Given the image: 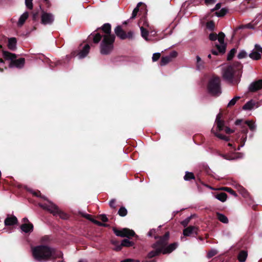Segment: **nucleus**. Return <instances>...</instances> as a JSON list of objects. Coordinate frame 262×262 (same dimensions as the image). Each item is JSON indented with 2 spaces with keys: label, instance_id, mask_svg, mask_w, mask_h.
<instances>
[{
  "label": "nucleus",
  "instance_id": "obj_38",
  "mask_svg": "<svg viewBox=\"0 0 262 262\" xmlns=\"http://www.w3.org/2000/svg\"><path fill=\"white\" fill-rule=\"evenodd\" d=\"M236 52V49L235 48L232 49L229 53L228 54L227 60L230 61L234 57L235 54Z\"/></svg>",
  "mask_w": 262,
  "mask_h": 262
},
{
  "label": "nucleus",
  "instance_id": "obj_51",
  "mask_svg": "<svg viewBox=\"0 0 262 262\" xmlns=\"http://www.w3.org/2000/svg\"><path fill=\"white\" fill-rule=\"evenodd\" d=\"M254 50L256 52H258V53H259L260 54H262V48L258 44L255 45Z\"/></svg>",
  "mask_w": 262,
  "mask_h": 262
},
{
  "label": "nucleus",
  "instance_id": "obj_18",
  "mask_svg": "<svg viewBox=\"0 0 262 262\" xmlns=\"http://www.w3.org/2000/svg\"><path fill=\"white\" fill-rule=\"evenodd\" d=\"M222 113H220L217 114L215 119V123L217 125V130L218 131H222L224 127L225 121L222 119Z\"/></svg>",
  "mask_w": 262,
  "mask_h": 262
},
{
  "label": "nucleus",
  "instance_id": "obj_20",
  "mask_svg": "<svg viewBox=\"0 0 262 262\" xmlns=\"http://www.w3.org/2000/svg\"><path fill=\"white\" fill-rule=\"evenodd\" d=\"M26 190L28 192H29L31 193H32L34 196L38 197V198H40L43 199L44 200L47 201L48 202L47 203H49V202H50V201L48 200V199H47V197H46L45 196L41 194V193L39 190H34L30 188H26Z\"/></svg>",
  "mask_w": 262,
  "mask_h": 262
},
{
  "label": "nucleus",
  "instance_id": "obj_15",
  "mask_svg": "<svg viewBox=\"0 0 262 262\" xmlns=\"http://www.w3.org/2000/svg\"><path fill=\"white\" fill-rule=\"evenodd\" d=\"M146 6L142 2L139 3L136 7L134 9L130 19H134L137 16L138 12L144 13L146 12Z\"/></svg>",
  "mask_w": 262,
  "mask_h": 262
},
{
  "label": "nucleus",
  "instance_id": "obj_58",
  "mask_svg": "<svg viewBox=\"0 0 262 262\" xmlns=\"http://www.w3.org/2000/svg\"><path fill=\"white\" fill-rule=\"evenodd\" d=\"M221 3H217L215 5V7L211 10V11L213 12L214 11L217 10H219V9H220L221 8Z\"/></svg>",
  "mask_w": 262,
  "mask_h": 262
},
{
  "label": "nucleus",
  "instance_id": "obj_8",
  "mask_svg": "<svg viewBox=\"0 0 262 262\" xmlns=\"http://www.w3.org/2000/svg\"><path fill=\"white\" fill-rule=\"evenodd\" d=\"M113 231L117 236L126 237L129 239L133 237H135L136 238H138V235H136L135 231L128 228H124L121 230H118L116 227H113Z\"/></svg>",
  "mask_w": 262,
  "mask_h": 262
},
{
  "label": "nucleus",
  "instance_id": "obj_16",
  "mask_svg": "<svg viewBox=\"0 0 262 262\" xmlns=\"http://www.w3.org/2000/svg\"><path fill=\"white\" fill-rule=\"evenodd\" d=\"M25 63V59L24 58H20L18 59H13L10 61L9 63V68L16 67L17 68H22Z\"/></svg>",
  "mask_w": 262,
  "mask_h": 262
},
{
  "label": "nucleus",
  "instance_id": "obj_6",
  "mask_svg": "<svg viewBox=\"0 0 262 262\" xmlns=\"http://www.w3.org/2000/svg\"><path fill=\"white\" fill-rule=\"evenodd\" d=\"M208 93L213 96H219L222 93L221 81L219 77L213 76L207 84Z\"/></svg>",
  "mask_w": 262,
  "mask_h": 262
},
{
  "label": "nucleus",
  "instance_id": "obj_53",
  "mask_svg": "<svg viewBox=\"0 0 262 262\" xmlns=\"http://www.w3.org/2000/svg\"><path fill=\"white\" fill-rule=\"evenodd\" d=\"M116 200L115 199H112L110 201L109 205L111 208H116Z\"/></svg>",
  "mask_w": 262,
  "mask_h": 262
},
{
  "label": "nucleus",
  "instance_id": "obj_54",
  "mask_svg": "<svg viewBox=\"0 0 262 262\" xmlns=\"http://www.w3.org/2000/svg\"><path fill=\"white\" fill-rule=\"evenodd\" d=\"M100 219L104 223L107 222L108 221V219L105 214L100 215Z\"/></svg>",
  "mask_w": 262,
  "mask_h": 262
},
{
  "label": "nucleus",
  "instance_id": "obj_52",
  "mask_svg": "<svg viewBox=\"0 0 262 262\" xmlns=\"http://www.w3.org/2000/svg\"><path fill=\"white\" fill-rule=\"evenodd\" d=\"M156 229H152L151 230H150V231L148 232V235L149 236H159L158 235H156Z\"/></svg>",
  "mask_w": 262,
  "mask_h": 262
},
{
  "label": "nucleus",
  "instance_id": "obj_45",
  "mask_svg": "<svg viewBox=\"0 0 262 262\" xmlns=\"http://www.w3.org/2000/svg\"><path fill=\"white\" fill-rule=\"evenodd\" d=\"M177 56H178L177 52H176V51H172L167 56L170 59V60L172 61V60L173 58L177 57Z\"/></svg>",
  "mask_w": 262,
  "mask_h": 262
},
{
  "label": "nucleus",
  "instance_id": "obj_33",
  "mask_svg": "<svg viewBox=\"0 0 262 262\" xmlns=\"http://www.w3.org/2000/svg\"><path fill=\"white\" fill-rule=\"evenodd\" d=\"M254 105L255 104L252 100L249 101L244 105L243 109L244 110H250L253 108Z\"/></svg>",
  "mask_w": 262,
  "mask_h": 262
},
{
  "label": "nucleus",
  "instance_id": "obj_28",
  "mask_svg": "<svg viewBox=\"0 0 262 262\" xmlns=\"http://www.w3.org/2000/svg\"><path fill=\"white\" fill-rule=\"evenodd\" d=\"M28 16H29V13L28 12H26L24 13L20 16V17L19 18L18 23H17V25L18 26H23L24 24V23H25L27 19L28 18Z\"/></svg>",
  "mask_w": 262,
  "mask_h": 262
},
{
  "label": "nucleus",
  "instance_id": "obj_62",
  "mask_svg": "<svg viewBox=\"0 0 262 262\" xmlns=\"http://www.w3.org/2000/svg\"><path fill=\"white\" fill-rule=\"evenodd\" d=\"M134 260L133 259L128 258V259H126L123 260H122L120 262H134Z\"/></svg>",
  "mask_w": 262,
  "mask_h": 262
},
{
  "label": "nucleus",
  "instance_id": "obj_43",
  "mask_svg": "<svg viewBox=\"0 0 262 262\" xmlns=\"http://www.w3.org/2000/svg\"><path fill=\"white\" fill-rule=\"evenodd\" d=\"M192 218V215H191V216L187 217L186 219H185L184 220L182 221L181 222V224L184 227H187Z\"/></svg>",
  "mask_w": 262,
  "mask_h": 262
},
{
  "label": "nucleus",
  "instance_id": "obj_10",
  "mask_svg": "<svg viewBox=\"0 0 262 262\" xmlns=\"http://www.w3.org/2000/svg\"><path fill=\"white\" fill-rule=\"evenodd\" d=\"M242 123L243 120L237 119L235 122V124L236 125H242V127L243 128L242 132H243V133H244L246 135L247 134L248 131L247 126H248L252 132L254 131L256 129V126L255 125V123L252 121H246L243 124H242Z\"/></svg>",
  "mask_w": 262,
  "mask_h": 262
},
{
  "label": "nucleus",
  "instance_id": "obj_23",
  "mask_svg": "<svg viewBox=\"0 0 262 262\" xmlns=\"http://www.w3.org/2000/svg\"><path fill=\"white\" fill-rule=\"evenodd\" d=\"M2 51L3 53V57L6 60H10L12 61V60L16 59L17 57V55L14 53H12L3 50Z\"/></svg>",
  "mask_w": 262,
  "mask_h": 262
},
{
  "label": "nucleus",
  "instance_id": "obj_29",
  "mask_svg": "<svg viewBox=\"0 0 262 262\" xmlns=\"http://www.w3.org/2000/svg\"><path fill=\"white\" fill-rule=\"evenodd\" d=\"M216 215L217 219L222 223L224 224H227L229 222V220L226 216L224 214L220 212H216Z\"/></svg>",
  "mask_w": 262,
  "mask_h": 262
},
{
  "label": "nucleus",
  "instance_id": "obj_19",
  "mask_svg": "<svg viewBox=\"0 0 262 262\" xmlns=\"http://www.w3.org/2000/svg\"><path fill=\"white\" fill-rule=\"evenodd\" d=\"M18 223L17 219L14 215H8L4 221V224L6 226H13L17 224Z\"/></svg>",
  "mask_w": 262,
  "mask_h": 262
},
{
  "label": "nucleus",
  "instance_id": "obj_63",
  "mask_svg": "<svg viewBox=\"0 0 262 262\" xmlns=\"http://www.w3.org/2000/svg\"><path fill=\"white\" fill-rule=\"evenodd\" d=\"M242 193L244 196H246L248 194V192L244 188L242 189Z\"/></svg>",
  "mask_w": 262,
  "mask_h": 262
},
{
  "label": "nucleus",
  "instance_id": "obj_5",
  "mask_svg": "<svg viewBox=\"0 0 262 262\" xmlns=\"http://www.w3.org/2000/svg\"><path fill=\"white\" fill-rule=\"evenodd\" d=\"M100 43V53L102 55L110 54L114 49V43L116 36L115 35H103Z\"/></svg>",
  "mask_w": 262,
  "mask_h": 262
},
{
  "label": "nucleus",
  "instance_id": "obj_30",
  "mask_svg": "<svg viewBox=\"0 0 262 262\" xmlns=\"http://www.w3.org/2000/svg\"><path fill=\"white\" fill-rule=\"evenodd\" d=\"M138 25L139 26H144V28H149V25L146 17L145 16H142L139 20Z\"/></svg>",
  "mask_w": 262,
  "mask_h": 262
},
{
  "label": "nucleus",
  "instance_id": "obj_14",
  "mask_svg": "<svg viewBox=\"0 0 262 262\" xmlns=\"http://www.w3.org/2000/svg\"><path fill=\"white\" fill-rule=\"evenodd\" d=\"M199 229L198 227L194 226H189L183 230V235L184 236H189L192 235L194 236L199 234Z\"/></svg>",
  "mask_w": 262,
  "mask_h": 262
},
{
  "label": "nucleus",
  "instance_id": "obj_1",
  "mask_svg": "<svg viewBox=\"0 0 262 262\" xmlns=\"http://www.w3.org/2000/svg\"><path fill=\"white\" fill-rule=\"evenodd\" d=\"M170 234L166 232L163 236H155V239L157 241L151 246L153 250L150 251L147 255L148 258H152L159 256L161 254H167L171 253L178 246L177 242L168 245Z\"/></svg>",
  "mask_w": 262,
  "mask_h": 262
},
{
  "label": "nucleus",
  "instance_id": "obj_35",
  "mask_svg": "<svg viewBox=\"0 0 262 262\" xmlns=\"http://www.w3.org/2000/svg\"><path fill=\"white\" fill-rule=\"evenodd\" d=\"M211 133H213L216 137H217V138L221 139H222V140H226V141H228L229 140V138L228 137L223 135H222L221 134H219L217 133V132H215L214 130L213 129V128H212L211 130Z\"/></svg>",
  "mask_w": 262,
  "mask_h": 262
},
{
  "label": "nucleus",
  "instance_id": "obj_41",
  "mask_svg": "<svg viewBox=\"0 0 262 262\" xmlns=\"http://www.w3.org/2000/svg\"><path fill=\"white\" fill-rule=\"evenodd\" d=\"M240 99V97L235 96L233 99H232L228 104V107H231L235 105L237 101H238Z\"/></svg>",
  "mask_w": 262,
  "mask_h": 262
},
{
  "label": "nucleus",
  "instance_id": "obj_31",
  "mask_svg": "<svg viewBox=\"0 0 262 262\" xmlns=\"http://www.w3.org/2000/svg\"><path fill=\"white\" fill-rule=\"evenodd\" d=\"M249 56L250 58L255 60H259L261 57V54L259 53H258V52H256L254 50L249 55Z\"/></svg>",
  "mask_w": 262,
  "mask_h": 262
},
{
  "label": "nucleus",
  "instance_id": "obj_11",
  "mask_svg": "<svg viewBox=\"0 0 262 262\" xmlns=\"http://www.w3.org/2000/svg\"><path fill=\"white\" fill-rule=\"evenodd\" d=\"M115 33L117 37L121 39H132L133 37V32L131 31L128 32L127 33L124 31L120 26H117L115 29Z\"/></svg>",
  "mask_w": 262,
  "mask_h": 262
},
{
  "label": "nucleus",
  "instance_id": "obj_46",
  "mask_svg": "<svg viewBox=\"0 0 262 262\" xmlns=\"http://www.w3.org/2000/svg\"><path fill=\"white\" fill-rule=\"evenodd\" d=\"M209 39L211 41H215L217 39V34L216 33H211L209 35Z\"/></svg>",
  "mask_w": 262,
  "mask_h": 262
},
{
  "label": "nucleus",
  "instance_id": "obj_36",
  "mask_svg": "<svg viewBox=\"0 0 262 262\" xmlns=\"http://www.w3.org/2000/svg\"><path fill=\"white\" fill-rule=\"evenodd\" d=\"M118 214L120 216L124 217L127 215V210L124 206H121L118 211Z\"/></svg>",
  "mask_w": 262,
  "mask_h": 262
},
{
  "label": "nucleus",
  "instance_id": "obj_27",
  "mask_svg": "<svg viewBox=\"0 0 262 262\" xmlns=\"http://www.w3.org/2000/svg\"><path fill=\"white\" fill-rule=\"evenodd\" d=\"M214 197L221 201L222 202H224L226 201L227 198V194L225 192H216L214 194Z\"/></svg>",
  "mask_w": 262,
  "mask_h": 262
},
{
  "label": "nucleus",
  "instance_id": "obj_13",
  "mask_svg": "<svg viewBox=\"0 0 262 262\" xmlns=\"http://www.w3.org/2000/svg\"><path fill=\"white\" fill-rule=\"evenodd\" d=\"M54 20V17L52 14L42 11L41 16V23L42 24L44 25H51Z\"/></svg>",
  "mask_w": 262,
  "mask_h": 262
},
{
  "label": "nucleus",
  "instance_id": "obj_2",
  "mask_svg": "<svg viewBox=\"0 0 262 262\" xmlns=\"http://www.w3.org/2000/svg\"><path fill=\"white\" fill-rule=\"evenodd\" d=\"M31 251L34 259L40 262L63 257V253L60 251L47 245L33 247L31 248Z\"/></svg>",
  "mask_w": 262,
  "mask_h": 262
},
{
  "label": "nucleus",
  "instance_id": "obj_39",
  "mask_svg": "<svg viewBox=\"0 0 262 262\" xmlns=\"http://www.w3.org/2000/svg\"><path fill=\"white\" fill-rule=\"evenodd\" d=\"M228 12V9L226 8H222L220 11L216 12V15L218 17H223L225 16Z\"/></svg>",
  "mask_w": 262,
  "mask_h": 262
},
{
  "label": "nucleus",
  "instance_id": "obj_26",
  "mask_svg": "<svg viewBox=\"0 0 262 262\" xmlns=\"http://www.w3.org/2000/svg\"><path fill=\"white\" fill-rule=\"evenodd\" d=\"M135 245V243L134 241H131L129 238H124L121 242V246L123 247H131Z\"/></svg>",
  "mask_w": 262,
  "mask_h": 262
},
{
  "label": "nucleus",
  "instance_id": "obj_56",
  "mask_svg": "<svg viewBox=\"0 0 262 262\" xmlns=\"http://www.w3.org/2000/svg\"><path fill=\"white\" fill-rule=\"evenodd\" d=\"M225 131L226 133L228 134H230L234 132L233 130L231 129V128H230L229 127H227V126L225 127Z\"/></svg>",
  "mask_w": 262,
  "mask_h": 262
},
{
  "label": "nucleus",
  "instance_id": "obj_34",
  "mask_svg": "<svg viewBox=\"0 0 262 262\" xmlns=\"http://www.w3.org/2000/svg\"><path fill=\"white\" fill-rule=\"evenodd\" d=\"M184 179L185 181H190L191 180H195V176L193 173L191 172L186 171L184 177Z\"/></svg>",
  "mask_w": 262,
  "mask_h": 262
},
{
  "label": "nucleus",
  "instance_id": "obj_49",
  "mask_svg": "<svg viewBox=\"0 0 262 262\" xmlns=\"http://www.w3.org/2000/svg\"><path fill=\"white\" fill-rule=\"evenodd\" d=\"M161 57V54L160 53H154L152 57V60L153 61H156L159 59Z\"/></svg>",
  "mask_w": 262,
  "mask_h": 262
},
{
  "label": "nucleus",
  "instance_id": "obj_17",
  "mask_svg": "<svg viewBox=\"0 0 262 262\" xmlns=\"http://www.w3.org/2000/svg\"><path fill=\"white\" fill-rule=\"evenodd\" d=\"M262 89V79H259L252 82L249 86V91L255 92Z\"/></svg>",
  "mask_w": 262,
  "mask_h": 262
},
{
  "label": "nucleus",
  "instance_id": "obj_25",
  "mask_svg": "<svg viewBox=\"0 0 262 262\" xmlns=\"http://www.w3.org/2000/svg\"><path fill=\"white\" fill-rule=\"evenodd\" d=\"M248 256V252L246 250H241L237 255V259L239 262H245Z\"/></svg>",
  "mask_w": 262,
  "mask_h": 262
},
{
  "label": "nucleus",
  "instance_id": "obj_50",
  "mask_svg": "<svg viewBox=\"0 0 262 262\" xmlns=\"http://www.w3.org/2000/svg\"><path fill=\"white\" fill-rule=\"evenodd\" d=\"M81 215L82 217L85 218L86 219L90 221L91 222H92V221L93 220H94V219H93L92 217V215L91 214H87V213H82L81 214Z\"/></svg>",
  "mask_w": 262,
  "mask_h": 262
},
{
  "label": "nucleus",
  "instance_id": "obj_59",
  "mask_svg": "<svg viewBox=\"0 0 262 262\" xmlns=\"http://www.w3.org/2000/svg\"><path fill=\"white\" fill-rule=\"evenodd\" d=\"M217 50H216L215 49H212L211 50V53L213 55H218L219 53H220L219 51V50L217 49Z\"/></svg>",
  "mask_w": 262,
  "mask_h": 262
},
{
  "label": "nucleus",
  "instance_id": "obj_47",
  "mask_svg": "<svg viewBox=\"0 0 262 262\" xmlns=\"http://www.w3.org/2000/svg\"><path fill=\"white\" fill-rule=\"evenodd\" d=\"M247 54L246 52L244 50L241 51L237 55V57L238 59H242L247 57Z\"/></svg>",
  "mask_w": 262,
  "mask_h": 262
},
{
  "label": "nucleus",
  "instance_id": "obj_9",
  "mask_svg": "<svg viewBox=\"0 0 262 262\" xmlns=\"http://www.w3.org/2000/svg\"><path fill=\"white\" fill-rule=\"evenodd\" d=\"M90 46L88 44H86L81 50L79 49L73 51L70 56L71 57L78 56L79 59H82L87 56L90 52Z\"/></svg>",
  "mask_w": 262,
  "mask_h": 262
},
{
  "label": "nucleus",
  "instance_id": "obj_12",
  "mask_svg": "<svg viewBox=\"0 0 262 262\" xmlns=\"http://www.w3.org/2000/svg\"><path fill=\"white\" fill-rule=\"evenodd\" d=\"M225 37V35L222 32H220L217 35V40L220 45L215 44V47L216 49L219 50L221 54H223L226 52V43H225L224 41Z\"/></svg>",
  "mask_w": 262,
  "mask_h": 262
},
{
  "label": "nucleus",
  "instance_id": "obj_22",
  "mask_svg": "<svg viewBox=\"0 0 262 262\" xmlns=\"http://www.w3.org/2000/svg\"><path fill=\"white\" fill-rule=\"evenodd\" d=\"M20 229L25 233L31 232L33 230V225L31 223H24L20 226Z\"/></svg>",
  "mask_w": 262,
  "mask_h": 262
},
{
  "label": "nucleus",
  "instance_id": "obj_32",
  "mask_svg": "<svg viewBox=\"0 0 262 262\" xmlns=\"http://www.w3.org/2000/svg\"><path fill=\"white\" fill-rule=\"evenodd\" d=\"M140 30L142 37L146 40H148L147 36L149 34L148 30L146 28H144V26H141Z\"/></svg>",
  "mask_w": 262,
  "mask_h": 262
},
{
  "label": "nucleus",
  "instance_id": "obj_37",
  "mask_svg": "<svg viewBox=\"0 0 262 262\" xmlns=\"http://www.w3.org/2000/svg\"><path fill=\"white\" fill-rule=\"evenodd\" d=\"M171 61V60H170V59H169V57H167V56L165 57H162L161 59L160 64L161 66H164L168 63Z\"/></svg>",
  "mask_w": 262,
  "mask_h": 262
},
{
  "label": "nucleus",
  "instance_id": "obj_55",
  "mask_svg": "<svg viewBox=\"0 0 262 262\" xmlns=\"http://www.w3.org/2000/svg\"><path fill=\"white\" fill-rule=\"evenodd\" d=\"M216 0H204V3L207 6L215 4Z\"/></svg>",
  "mask_w": 262,
  "mask_h": 262
},
{
  "label": "nucleus",
  "instance_id": "obj_44",
  "mask_svg": "<svg viewBox=\"0 0 262 262\" xmlns=\"http://www.w3.org/2000/svg\"><path fill=\"white\" fill-rule=\"evenodd\" d=\"M206 27L210 30L213 31L215 27L214 23L212 20L209 21L207 23Z\"/></svg>",
  "mask_w": 262,
  "mask_h": 262
},
{
  "label": "nucleus",
  "instance_id": "obj_48",
  "mask_svg": "<svg viewBox=\"0 0 262 262\" xmlns=\"http://www.w3.org/2000/svg\"><path fill=\"white\" fill-rule=\"evenodd\" d=\"M33 0H25V4L26 5V7L31 10L33 9V3H32Z\"/></svg>",
  "mask_w": 262,
  "mask_h": 262
},
{
  "label": "nucleus",
  "instance_id": "obj_60",
  "mask_svg": "<svg viewBox=\"0 0 262 262\" xmlns=\"http://www.w3.org/2000/svg\"><path fill=\"white\" fill-rule=\"evenodd\" d=\"M196 58L197 66H199L200 62H201L202 60L201 58H200V57L199 56H197Z\"/></svg>",
  "mask_w": 262,
  "mask_h": 262
},
{
  "label": "nucleus",
  "instance_id": "obj_57",
  "mask_svg": "<svg viewBox=\"0 0 262 262\" xmlns=\"http://www.w3.org/2000/svg\"><path fill=\"white\" fill-rule=\"evenodd\" d=\"M92 223H93L94 224H96V225H98L99 226H101L102 227V226L103 225V223H101V222H99V221H97V220H96L95 219L93 220Z\"/></svg>",
  "mask_w": 262,
  "mask_h": 262
},
{
  "label": "nucleus",
  "instance_id": "obj_3",
  "mask_svg": "<svg viewBox=\"0 0 262 262\" xmlns=\"http://www.w3.org/2000/svg\"><path fill=\"white\" fill-rule=\"evenodd\" d=\"M243 67L241 62H234L224 69L223 78L233 84L238 83L242 76Z\"/></svg>",
  "mask_w": 262,
  "mask_h": 262
},
{
  "label": "nucleus",
  "instance_id": "obj_24",
  "mask_svg": "<svg viewBox=\"0 0 262 262\" xmlns=\"http://www.w3.org/2000/svg\"><path fill=\"white\" fill-rule=\"evenodd\" d=\"M111 243L114 246V248H113L114 251L118 252L122 250V246H121V243L116 239H112Z\"/></svg>",
  "mask_w": 262,
  "mask_h": 262
},
{
  "label": "nucleus",
  "instance_id": "obj_61",
  "mask_svg": "<svg viewBox=\"0 0 262 262\" xmlns=\"http://www.w3.org/2000/svg\"><path fill=\"white\" fill-rule=\"evenodd\" d=\"M38 12L34 13L33 14V16H32L33 20L35 21L37 19V18H38Z\"/></svg>",
  "mask_w": 262,
  "mask_h": 262
},
{
  "label": "nucleus",
  "instance_id": "obj_40",
  "mask_svg": "<svg viewBox=\"0 0 262 262\" xmlns=\"http://www.w3.org/2000/svg\"><path fill=\"white\" fill-rule=\"evenodd\" d=\"M221 190H225V191L230 193V194H232L234 196H237V194H236V192L230 187H224L221 188Z\"/></svg>",
  "mask_w": 262,
  "mask_h": 262
},
{
  "label": "nucleus",
  "instance_id": "obj_42",
  "mask_svg": "<svg viewBox=\"0 0 262 262\" xmlns=\"http://www.w3.org/2000/svg\"><path fill=\"white\" fill-rule=\"evenodd\" d=\"M217 253V250H216L215 249H211L210 250H209L207 254V257L208 258H211L212 257H213L214 256H215V255H216Z\"/></svg>",
  "mask_w": 262,
  "mask_h": 262
},
{
  "label": "nucleus",
  "instance_id": "obj_21",
  "mask_svg": "<svg viewBox=\"0 0 262 262\" xmlns=\"http://www.w3.org/2000/svg\"><path fill=\"white\" fill-rule=\"evenodd\" d=\"M17 39L15 37H11L8 38V42L7 44L8 48L12 51H15L16 49Z\"/></svg>",
  "mask_w": 262,
  "mask_h": 262
},
{
  "label": "nucleus",
  "instance_id": "obj_64",
  "mask_svg": "<svg viewBox=\"0 0 262 262\" xmlns=\"http://www.w3.org/2000/svg\"><path fill=\"white\" fill-rule=\"evenodd\" d=\"M220 156L223 157L224 159L228 160V155H225V154H221Z\"/></svg>",
  "mask_w": 262,
  "mask_h": 262
},
{
  "label": "nucleus",
  "instance_id": "obj_7",
  "mask_svg": "<svg viewBox=\"0 0 262 262\" xmlns=\"http://www.w3.org/2000/svg\"><path fill=\"white\" fill-rule=\"evenodd\" d=\"M38 205L43 209L53 214V215H58L61 219L64 220L68 218V215L67 213L61 211L55 204L51 202H49V203H39Z\"/></svg>",
  "mask_w": 262,
  "mask_h": 262
},
{
  "label": "nucleus",
  "instance_id": "obj_4",
  "mask_svg": "<svg viewBox=\"0 0 262 262\" xmlns=\"http://www.w3.org/2000/svg\"><path fill=\"white\" fill-rule=\"evenodd\" d=\"M111 25L109 23L103 24L101 27L98 28L93 32L88 37L87 40L89 43L93 42L94 43H98L102 39V35L99 31L101 30L105 34L104 35H114L111 34Z\"/></svg>",
  "mask_w": 262,
  "mask_h": 262
}]
</instances>
